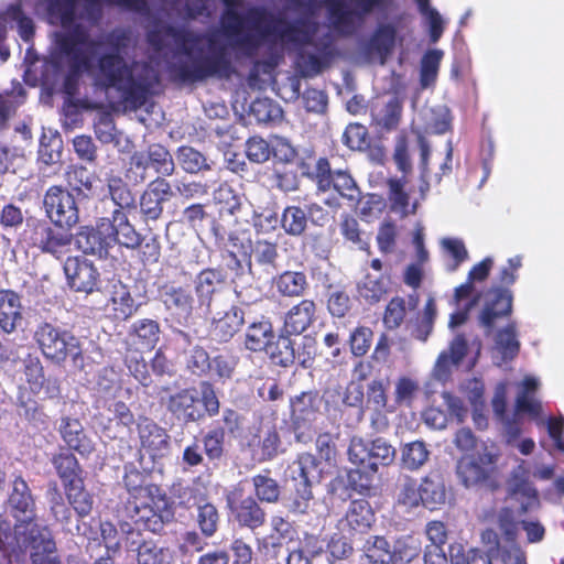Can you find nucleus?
<instances>
[{
    "label": "nucleus",
    "mask_w": 564,
    "mask_h": 564,
    "mask_svg": "<svg viewBox=\"0 0 564 564\" xmlns=\"http://www.w3.org/2000/svg\"><path fill=\"white\" fill-rule=\"evenodd\" d=\"M422 505L426 508L434 509L437 505H442L446 500V489L441 474L430 473L420 484Z\"/></svg>",
    "instance_id": "nucleus-44"
},
{
    "label": "nucleus",
    "mask_w": 564,
    "mask_h": 564,
    "mask_svg": "<svg viewBox=\"0 0 564 564\" xmlns=\"http://www.w3.org/2000/svg\"><path fill=\"white\" fill-rule=\"evenodd\" d=\"M317 313V303L303 299L285 312L281 329L291 335H302L316 322Z\"/></svg>",
    "instance_id": "nucleus-24"
},
{
    "label": "nucleus",
    "mask_w": 564,
    "mask_h": 564,
    "mask_svg": "<svg viewBox=\"0 0 564 564\" xmlns=\"http://www.w3.org/2000/svg\"><path fill=\"white\" fill-rule=\"evenodd\" d=\"M109 302L113 319L121 322L128 321L137 314L141 305L135 303L133 296L124 284L115 286Z\"/></svg>",
    "instance_id": "nucleus-40"
},
{
    "label": "nucleus",
    "mask_w": 564,
    "mask_h": 564,
    "mask_svg": "<svg viewBox=\"0 0 564 564\" xmlns=\"http://www.w3.org/2000/svg\"><path fill=\"white\" fill-rule=\"evenodd\" d=\"M339 55L334 37L326 33L297 50L295 65L303 77H315Z\"/></svg>",
    "instance_id": "nucleus-11"
},
{
    "label": "nucleus",
    "mask_w": 564,
    "mask_h": 564,
    "mask_svg": "<svg viewBox=\"0 0 564 564\" xmlns=\"http://www.w3.org/2000/svg\"><path fill=\"white\" fill-rule=\"evenodd\" d=\"M176 159L187 174H198L212 170V162L202 152L189 145L178 147Z\"/></svg>",
    "instance_id": "nucleus-47"
},
{
    "label": "nucleus",
    "mask_w": 564,
    "mask_h": 564,
    "mask_svg": "<svg viewBox=\"0 0 564 564\" xmlns=\"http://www.w3.org/2000/svg\"><path fill=\"white\" fill-rule=\"evenodd\" d=\"M253 486V497L259 502L275 503L280 499V486L278 481L271 477V470L265 468L262 473L251 477Z\"/></svg>",
    "instance_id": "nucleus-46"
},
{
    "label": "nucleus",
    "mask_w": 564,
    "mask_h": 564,
    "mask_svg": "<svg viewBox=\"0 0 564 564\" xmlns=\"http://www.w3.org/2000/svg\"><path fill=\"white\" fill-rule=\"evenodd\" d=\"M46 217L53 225L72 229L79 223V208L73 194L59 185L50 186L43 198Z\"/></svg>",
    "instance_id": "nucleus-13"
},
{
    "label": "nucleus",
    "mask_w": 564,
    "mask_h": 564,
    "mask_svg": "<svg viewBox=\"0 0 564 564\" xmlns=\"http://www.w3.org/2000/svg\"><path fill=\"white\" fill-rule=\"evenodd\" d=\"M220 424L216 425L215 430H223L224 435L230 437H239L246 430V417L239 411L232 408H224L221 411Z\"/></svg>",
    "instance_id": "nucleus-63"
},
{
    "label": "nucleus",
    "mask_w": 564,
    "mask_h": 564,
    "mask_svg": "<svg viewBox=\"0 0 564 564\" xmlns=\"http://www.w3.org/2000/svg\"><path fill=\"white\" fill-rule=\"evenodd\" d=\"M510 496L520 503V514H525L540 507L539 492L528 478L514 477V482L510 488Z\"/></svg>",
    "instance_id": "nucleus-41"
},
{
    "label": "nucleus",
    "mask_w": 564,
    "mask_h": 564,
    "mask_svg": "<svg viewBox=\"0 0 564 564\" xmlns=\"http://www.w3.org/2000/svg\"><path fill=\"white\" fill-rule=\"evenodd\" d=\"M394 0H351L348 13V22L345 24L343 35H352L357 29L365 22L367 15L373 11H386Z\"/></svg>",
    "instance_id": "nucleus-32"
},
{
    "label": "nucleus",
    "mask_w": 564,
    "mask_h": 564,
    "mask_svg": "<svg viewBox=\"0 0 564 564\" xmlns=\"http://www.w3.org/2000/svg\"><path fill=\"white\" fill-rule=\"evenodd\" d=\"M275 337L273 324L269 317L262 316L248 324L243 335V346L252 352L264 351Z\"/></svg>",
    "instance_id": "nucleus-35"
},
{
    "label": "nucleus",
    "mask_w": 564,
    "mask_h": 564,
    "mask_svg": "<svg viewBox=\"0 0 564 564\" xmlns=\"http://www.w3.org/2000/svg\"><path fill=\"white\" fill-rule=\"evenodd\" d=\"M76 247L85 254L107 258L113 247V240L108 235L107 225L101 224L97 228L83 226L76 234Z\"/></svg>",
    "instance_id": "nucleus-23"
},
{
    "label": "nucleus",
    "mask_w": 564,
    "mask_h": 564,
    "mask_svg": "<svg viewBox=\"0 0 564 564\" xmlns=\"http://www.w3.org/2000/svg\"><path fill=\"white\" fill-rule=\"evenodd\" d=\"M376 521L375 511L370 502L364 498L350 501L341 523L351 534L368 532Z\"/></svg>",
    "instance_id": "nucleus-31"
},
{
    "label": "nucleus",
    "mask_w": 564,
    "mask_h": 564,
    "mask_svg": "<svg viewBox=\"0 0 564 564\" xmlns=\"http://www.w3.org/2000/svg\"><path fill=\"white\" fill-rule=\"evenodd\" d=\"M129 182L120 176H110L107 178L108 192L111 200L122 212L131 210L137 207L135 196L129 187Z\"/></svg>",
    "instance_id": "nucleus-50"
},
{
    "label": "nucleus",
    "mask_w": 564,
    "mask_h": 564,
    "mask_svg": "<svg viewBox=\"0 0 564 564\" xmlns=\"http://www.w3.org/2000/svg\"><path fill=\"white\" fill-rule=\"evenodd\" d=\"M398 37L397 28L393 23H380L372 32L368 43L367 52L379 56L381 64L393 53Z\"/></svg>",
    "instance_id": "nucleus-34"
},
{
    "label": "nucleus",
    "mask_w": 564,
    "mask_h": 564,
    "mask_svg": "<svg viewBox=\"0 0 564 564\" xmlns=\"http://www.w3.org/2000/svg\"><path fill=\"white\" fill-rule=\"evenodd\" d=\"M496 345L499 349L503 361L516 358L520 350V343L517 339L516 322L508 323L497 333Z\"/></svg>",
    "instance_id": "nucleus-55"
},
{
    "label": "nucleus",
    "mask_w": 564,
    "mask_h": 564,
    "mask_svg": "<svg viewBox=\"0 0 564 564\" xmlns=\"http://www.w3.org/2000/svg\"><path fill=\"white\" fill-rule=\"evenodd\" d=\"M219 512L215 505L206 502L198 506L196 522L204 538L208 539L215 535L219 527Z\"/></svg>",
    "instance_id": "nucleus-62"
},
{
    "label": "nucleus",
    "mask_w": 564,
    "mask_h": 564,
    "mask_svg": "<svg viewBox=\"0 0 564 564\" xmlns=\"http://www.w3.org/2000/svg\"><path fill=\"white\" fill-rule=\"evenodd\" d=\"M138 348L126 346L123 362L128 368L130 375L143 387H149L152 382L151 375L148 369V364L143 357V352Z\"/></svg>",
    "instance_id": "nucleus-53"
},
{
    "label": "nucleus",
    "mask_w": 564,
    "mask_h": 564,
    "mask_svg": "<svg viewBox=\"0 0 564 564\" xmlns=\"http://www.w3.org/2000/svg\"><path fill=\"white\" fill-rule=\"evenodd\" d=\"M109 411L112 417H109L106 423L101 424V431L106 437L112 441H123L132 433V426L137 421L130 406L121 401H115Z\"/></svg>",
    "instance_id": "nucleus-25"
},
{
    "label": "nucleus",
    "mask_w": 564,
    "mask_h": 564,
    "mask_svg": "<svg viewBox=\"0 0 564 564\" xmlns=\"http://www.w3.org/2000/svg\"><path fill=\"white\" fill-rule=\"evenodd\" d=\"M292 336L293 335L283 332V329H280L276 339L270 341L264 351L269 355L273 364L284 368L295 364V343Z\"/></svg>",
    "instance_id": "nucleus-38"
},
{
    "label": "nucleus",
    "mask_w": 564,
    "mask_h": 564,
    "mask_svg": "<svg viewBox=\"0 0 564 564\" xmlns=\"http://www.w3.org/2000/svg\"><path fill=\"white\" fill-rule=\"evenodd\" d=\"M184 369L191 376L205 378L212 373L209 352L200 345L192 347L184 356Z\"/></svg>",
    "instance_id": "nucleus-49"
},
{
    "label": "nucleus",
    "mask_w": 564,
    "mask_h": 564,
    "mask_svg": "<svg viewBox=\"0 0 564 564\" xmlns=\"http://www.w3.org/2000/svg\"><path fill=\"white\" fill-rule=\"evenodd\" d=\"M513 295L509 289L490 288L487 292L485 305L478 316L480 326L490 334L496 323L512 314Z\"/></svg>",
    "instance_id": "nucleus-17"
},
{
    "label": "nucleus",
    "mask_w": 564,
    "mask_h": 564,
    "mask_svg": "<svg viewBox=\"0 0 564 564\" xmlns=\"http://www.w3.org/2000/svg\"><path fill=\"white\" fill-rule=\"evenodd\" d=\"M139 452L152 459L161 458L170 447L167 431L153 419L140 415L137 421Z\"/></svg>",
    "instance_id": "nucleus-16"
},
{
    "label": "nucleus",
    "mask_w": 564,
    "mask_h": 564,
    "mask_svg": "<svg viewBox=\"0 0 564 564\" xmlns=\"http://www.w3.org/2000/svg\"><path fill=\"white\" fill-rule=\"evenodd\" d=\"M315 459L307 455L301 457L297 462V476H293L294 481V506L296 509L304 511L308 507L310 500L313 498L312 484L308 476L307 467L314 466Z\"/></svg>",
    "instance_id": "nucleus-36"
},
{
    "label": "nucleus",
    "mask_w": 564,
    "mask_h": 564,
    "mask_svg": "<svg viewBox=\"0 0 564 564\" xmlns=\"http://www.w3.org/2000/svg\"><path fill=\"white\" fill-rule=\"evenodd\" d=\"M226 10L221 14L220 25L224 35H226L234 47V41L245 33H242L243 28V17L237 12V8L241 6V0H220Z\"/></svg>",
    "instance_id": "nucleus-42"
},
{
    "label": "nucleus",
    "mask_w": 564,
    "mask_h": 564,
    "mask_svg": "<svg viewBox=\"0 0 564 564\" xmlns=\"http://www.w3.org/2000/svg\"><path fill=\"white\" fill-rule=\"evenodd\" d=\"M17 408L19 415L31 425L39 427L46 424L47 415L43 405L31 394L20 392L17 397Z\"/></svg>",
    "instance_id": "nucleus-54"
},
{
    "label": "nucleus",
    "mask_w": 564,
    "mask_h": 564,
    "mask_svg": "<svg viewBox=\"0 0 564 564\" xmlns=\"http://www.w3.org/2000/svg\"><path fill=\"white\" fill-rule=\"evenodd\" d=\"M230 520L241 529L256 531L267 521V512L240 481L225 495Z\"/></svg>",
    "instance_id": "nucleus-10"
},
{
    "label": "nucleus",
    "mask_w": 564,
    "mask_h": 564,
    "mask_svg": "<svg viewBox=\"0 0 564 564\" xmlns=\"http://www.w3.org/2000/svg\"><path fill=\"white\" fill-rule=\"evenodd\" d=\"M500 454L489 451L463 455L456 464V474L466 488H482L494 492L500 488L498 462Z\"/></svg>",
    "instance_id": "nucleus-8"
},
{
    "label": "nucleus",
    "mask_w": 564,
    "mask_h": 564,
    "mask_svg": "<svg viewBox=\"0 0 564 564\" xmlns=\"http://www.w3.org/2000/svg\"><path fill=\"white\" fill-rule=\"evenodd\" d=\"M145 159L155 173L161 177L171 176L175 172V163L169 149L161 143L149 144Z\"/></svg>",
    "instance_id": "nucleus-43"
},
{
    "label": "nucleus",
    "mask_w": 564,
    "mask_h": 564,
    "mask_svg": "<svg viewBox=\"0 0 564 564\" xmlns=\"http://www.w3.org/2000/svg\"><path fill=\"white\" fill-rule=\"evenodd\" d=\"M307 225L305 210L299 206H288L281 217V226L288 235L301 236Z\"/></svg>",
    "instance_id": "nucleus-64"
},
{
    "label": "nucleus",
    "mask_w": 564,
    "mask_h": 564,
    "mask_svg": "<svg viewBox=\"0 0 564 564\" xmlns=\"http://www.w3.org/2000/svg\"><path fill=\"white\" fill-rule=\"evenodd\" d=\"M33 339L45 360L62 366L69 361L78 370L85 368V351L79 337L50 322L36 325Z\"/></svg>",
    "instance_id": "nucleus-7"
},
{
    "label": "nucleus",
    "mask_w": 564,
    "mask_h": 564,
    "mask_svg": "<svg viewBox=\"0 0 564 564\" xmlns=\"http://www.w3.org/2000/svg\"><path fill=\"white\" fill-rule=\"evenodd\" d=\"M159 297L166 310L188 317L192 315L195 299L191 285L165 282L159 288Z\"/></svg>",
    "instance_id": "nucleus-26"
},
{
    "label": "nucleus",
    "mask_w": 564,
    "mask_h": 564,
    "mask_svg": "<svg viewBox=\"0 0 564 564\" xmlns=\"http://www.w3.org/2000/svg\"><path fill=\"white\" fill-rule=\"evenodd\" d=\"M430 451L423 441H414L404 444L401 449L403 466L409 470H417L429 459Z\"/></svg>",
    "instance_id": "nucleus-58"
},
{
    "label": "nucleus",
    "mask_w": 564,
    "mask_h": 564,
    "mask_svg": "<svg viewBox=\"0 0 564 564\" xmlns=\"http://www.w3.org/2000/svg\"><path fill=\"white\" fill-rule=\"evenodd\" d=\"M248 21L250 30L242 36L234 41V48L240 51L246 56H253L259 48L270 42L273 36L283 43H290L299 50L312 42L313 33L303 21H286L276 18L264 8L254 7L248 11Z\"/></svg>",
    "instance_id": "nucleus-5"
},
{
    "label": "nucleus",
    "mask_w": 564,
    "mask_h": 564,
    "mask_svg": "<svg viewBox=\"0 0 564 564\" xmlns=\"http://www.w3.org/2000/svg\"><path fill=\"white\" fill-rule=\"evenodd\" d=\"M174 196L170 182L156 176L140 195V213L145 220H158L164 210V203Z\"/></svg>",
    "instance_id": "nucleus-18"
},
{
    "label": "nucleus",
    "mask_w": 564,
    "mask_h": 564,
    "mask_svg": "<svg viewBox=\"0 0 564 564\" xmlns=\"http://www.w3.org/2000/svg\"><path fill=\"white\" fill-rule=\"evenodd\" d=\"M122 512L135 525L154 534H162L167 523L174 519V509L166 494L156 484L127 494Z\"/></svg>",
    "instance_id": "nucleus-6"
},
{
    "label": "nucleus",
    "mask_w": 564,
    "mask_h": 564,
    "mask_svg": "<svg viewBox=\"0 0 564 564\" xmlns=\"http://www.w3.org/2000/svg\"><path fill=\"white\" fill-rule=\"evenodd\" d=\"M361 445L365 449V459L376 462L379 466L388 467L395 459V448L383 437H377L370 443L361 438Z\"/></svg>",
    "instance_id": "nucleus-52"
},
{
    "label": "nucleus",
    "mask_w": 564,
    "mask_h": 564,
    "mask_svg": "<svg viewBox=\"0 0 564 564\" xmlns=\"http://www.w3.org/2000/svg\"><path fill=\"white\" fill-rule=\"evenodd\" d=\"M365 449L361 445V437H352L349 442L347 456L354 465L346 473L347 487L361 496H372L375 480L378 475V464L365 459Z\"/></svg>",
    "instance_id": "nucleus-12"
},
{
    "label": "nucleus",
    "mask_w": 564,
    "mask_h": 564,
    "mask_svg": "<svg viewBox=\"0 0 564 564\" xmlns=\"http://www.w3.org/2000/svg\"><path fill=\"white\" fill-rule=\"evenodd\" d=\"M0 551L9 563L24 560L29 553L31 564H63L51 527L37 514L14 522H0Z\"/></svg>",
    "instance_id": "nucleus-3"
},
{
    "label": "nucleus",
    "mask_w": 564,
    "mask_h": 564,
    "mask_svg": "<svg viewBox=\"0 0 564 564\" xmlns=\"http://www.w3.org/2000/svg\"><path fill=\"white\" fill-rule=\"evenodd\" d=\"M421 553V543L417 539L406 535L398 539L392 549L391 564H410Z\"/></svg>",
    "instance_id": "nucleus-57"
},
{
    "label": "nucleus",
    "mask_w": 564,
    "mask_h": 564,
    "mask_svg": "<svg viewBox=\"0 0 564 564\" xmlns=\"http://www.w3.org/2000/svg\"><path fill=\"white\" fill-rule=\"evenodd\" d=\"M106 42L112 52L104 53L98 57L97 66L100 84L106 88L117 89L123 100L130 102L131 106H143L158 82L156 75L148 64H144L141 73L135 75L132 67L121 55L131 42L128 30H112L107 34Z\"/></svg>",
    "instance_id": "nucleus-2"
},
{
    "label": "nucleus",
    "mask_w": 564,
    "mask_h": 564,
    "mask_svg": "<svg viewBox=\"0 0 564 564\" xmlns=\"http://www.w3.org/2000/svg\"><path fill=\"white\" fill-rule=\"evenodd\" d=\"M107 230L108 235L113 240V246L118 243L133 250L139 248L143 241V237L129 221L127 214L120 209L112 212L111 220L107 225Z\"/></svg>",
    "instance_id": "nucleus-28"
},
{
    "label": "nucleus",
    "mask_w": 564,
    "mask_h": 564,
    "mask_svg": "<svg viewBox=\"0 0 564 564\" xmlns=\"http://www.w3.org/2000/svg\"><path fill=\"white\" fill-rule=\"evenodd\" d=\"M43 1L50 22L58 23L64 30L56 33L55 44L68 63V74L65 79V86L68 89L73 78L91 69V58L83 51V46L89 43V31L76 20L97 24L100 20L98 0Z\"/></svg>",
    "instance_id": "nucleus-1"
},
{
    "label": "nucleus",
    "mask_w": 564,
    "mask_h": 564,
    "mask_svg": "<svg viewBox=\"0 0 564 564\" xmlns=\"http://www.w3.org/2000/svg\"><path fill=\"white\" fill-rule=\"evenodd\" d=\"M274 283L278 293L284 297H301L308 288L306 274L301 271H284Z\"/></svg>",
    "instance_id": "nucleus-45"
},
{
    "label": "nucleus",
    "mask_w": 564,
    "mask_h": 564,
    "mask_svg": "<svg viewBox=\"0 0 564 564\" xmlns=\"http://www.w3.org/2000/svg\"><path fill=\"white\" fill-rule=\"evenodd\" d=\"M51 463L59 478L63 488L85 479V471L74 453L62 448L53 454Z\"/></svg>",
    "instance_id": "nucleus-33"
},
{
    "label": "nucleus",
    "mask_w": 564,
    "mask_h": 564,
    "mask_svg": "<svg viewBox=\"0 0 564 564\" xmlns=\"http://www.w3.org/2000/svg\"><path fill=\"white\" fill-rule=\"evenodd\" d=\"M63 150V140L57 132H43L40 138L39 160L46 165L59 161Z\"/></svg>",
    "instance_id": "nucleus-56"
},
{
    "label": "nucleus",
    "mask_w": 564,
    "mask_h": 564,
    "mask_svg": "<svg viewBox=\"0 0 564 564\" xmlns=\"http://www.w3.org/2000/svg\"><path fill=\"white\" fill-rule=\"evenodd\" d=\"M443 56V51L438 48L427 50L422 56L420 82L423 87H427L436 80Z\"/></svg>",
    "instance_id": "nucleus-61"
},
{
    "label": "nucleus",
    "mask_w": 564,
    "mask_h": 564,
    "mask_svg": "<svg viewBox=\"0 0 564 564\" xmlns=\"http://www.w3.org/2000/svg\"><path fill=\"white\" fill-rule=\"evenodd\" d=\"M166 410L184 424L205 420L199 406V397L195 388H183L171 394L165 403Z\"/></svg>",
    "instance_id": "nucleus-20"
},
{
    "label": "nucleus",
    "mask_w": 564,
    "mask_h": 564,
    "mask_svg": "<svg viewBox=\"0 0 564 564\" xmlns=\"http://www.w3.org/2000/svg\"><path fill=\"white\" fill-rule=\"evenodd\" d=\"M67 185L75 192L87 195L91 193L95 176L85 166L72 165L65 173Z\"/></svg>",
    "instance_id": "nucleus-60"
},
{
    "label": "nucleus",
    "mask_w": 564,
    "mask_h": 564,
    "mask_svg": "<svg viewBox=\"0 0 564 564\" xmlns=\"http://www.w3.org/2000/svg\"><path fill=\"white\" fill-rule=\"evenodd\" d=\"M7 503L14 522L36 516L35 497L28 481L21 475H17L12 479Z\"/></svg>",
    "instance_id": "nucleus-21"
},
{
    "label": "nucleus",
    "mask_w": 564,
    "mask_h": 564,
    "mask_svg": "<svg viewBox=\"0 0 564 564\" xmlns=\"http://www.w3.org/2000/svg\"><path fill=\"white\" fill-rule=\"evenodd\" d=\"M389 276L384 274L373 275L367 273L357 284V291L361 299L369 304L378 303L388 292Z\"/></svg>",
    "instance_id": "nucleus-48"
},
{
    "label": "nucleus",
    "mask_w": 564,
    "mask_h": 564,
    "mask_svg": "<svg viewBox=\"0 0 564 564\" xmlns=\"http://www.w3.org/2000/svg\"><path fill=\"white\" fill-rule=\"evenodd\" d=\"M121 530L127 550L137 552L138 564H169L172 552L164 542L144 538L139 528L130 524H127V529L121 527Z\"/></svg>",
    "instance_id": "nucleus-14"
},
{
    "label": "nucleus",
    "mask_w": 564,
    "mask_h": 564,
    "mask_svg": "<svg viewBox=\"0 0 564 564\" xmlns=\"http://www.w3.org/2000/svg\"><path fill=\"white\" fill-rule=\"evenodd\" d=\"M26 237L31 248L62 261L70 251L74 236L70 229L61 228L46 219H33L26 224Z\"/></svg>",
    "instance_id": "nucleus-9"
},
{
    "label": "nucleus",
    "mask_w": 564,
    "mask_h": 564,
    "mask_svg": "<svg viewBox=\"0 0 564 564\" xmlns=\"http://www.w3.org/2000/svg\"><path fill=\"white\" fill-rule=\"evenodd\" d=\"M246 324L245 312L238 305H231L213 316L208 326V336L217 344L229 343Z\"/></svg>",
    "instance_id": "nucleus-19"
},
{
    "label": "nucleus",
    "mask_w": 564,
    "mask_h": 564,
    "mask_svg": "<svg viewBox=\"0 0 564 564\" xmlns=\"http://www.w3.org/2000/svg\"><path fill=\"white\" fill-rule=\"evenodd\" d=\"M58 433L66 445L65 449L74 451L82 457H89L96 449L94 441L77 417L62 416Z\"/></svg>",
    "instance_id": "nucleus-22"
},
{
    "label": "nucleus",
    "mask_w": 564,
    "mask_h": 564,
    "mask_svg": "<svg viewBox=\"0 0 564 564\" xmlns=\"http://www.w3.org/2000/svg\"><path fill=\"white\" fill-rule=\"evenodd\" d=\"M23 305L21 295L10 289L0 290V330L12 334L22 324Z\"/></svg>",
    "instance_id": "nucleus-29"
},
{
    "label": "nucleus",
    "mask_w": 564,
    "mask_h": 564,
    "mask_svg": "<svg viewBox=\"0 0 564 564\" xmlns=\"http://www.w3.org/2000/svg\"><path fill=\"white\" fill-rule=\"evenodd\" d=\"M165 33L173 37L182 52L191 57L196 46L206 42L209 54L195 58L191 64L180 63L174 67L175 75L186 83L202 82L218 76L228 77L232 72L228 48L220 41L219 32L194 33L185 28L167 26Z\"/></svg>",
    "instance_id": "nucleus-4"
},
{
    "label": "nucleus",
    "mask_w": 564,
    "mask_h": 564,
    "mask_svg": "<svg viewBox=\"0 0 564 564\" xmlns=\"http://www.w3.org/2000/svg\"><path fill=\"white\" fill-rule=\"evenodd\" d=\"M150 165L143 151H134L126 165L124 178L132 185L143 184L148 178Z\"/></svg>",
    "instance_id": "nucleus-59"
},
{
    "label": "nucleus",
    "mask_w": 564,
    "mask_h": 564,
    "mask_svg": "<svg viewBox=\"0 0 564 564\" xmlns=\"http://www.w3.org/2000/svg\"><path fill=\"white\" fill-rule=\"evenodd\" d=\"M319 395L317 391H304L290 401L291 414L295 421H311L318 411Z\"/></svg>",
    "instance_id": "nucleus-51"
},
{
    "label": "nucleus",
    "mask_w": 564,
    "mask_h": 564,
    "mask_svg": "<svg viewBox=\"0 0 564 564\" xmlns=\"http://www.w3.org/2000/svg\"><path fill=\"white\" fill-rule=\"evenodd\" d=\"M63 271L68 286L78 293L93 294L99 291L100 272L95 263L83 256L66 257Z\"/></svg>",
    "instance_id": "nucleus-15"
},
{
    "label": "nucleus",
    "mask_w": 564,
    "mask_h": 564,
    "mask_svg": "<svg viewBox=\"0 0 564 564\" xmlns=\"http://www.w3.org/2000/svg\"><path fill=\"white\" fill-rule=\"evenodd\" d=\"M227 275L223 270L207 268L202 270L194 280V289L200 305L210 304L218 285L224 284Z\"/></svg>",
    "instance_id": "nucleus-37"
},
{
    "label": "nucleus",
    "mask_w": 564,
    "mask_h": 564,
    "mask_svg": "<svg viewBox=\"0 0 564 564\" xmlns=\"http://www.w3.org/2000/svg\"><path fill=\"white\" fill-rule=\"evenodd\" d=\"M98 111L94 119V132L101 143H113L120 145L122 133L115 123V116L126 113L128 110L137 111L139 108H97Z\"/></svg>",
    "instance_id": "nucleus-30"
},
{
    "label": "nucleus",
    "mask_w": 564,
    "mask_h": 564,
    "mask_svg": "<svg viewBox=\"0 0 564 564\" xmlns=\"http://www.w3.org/2000/svg\"><path fill=\"white\" fill-rule=\"evenodd\" d=\"M161 327L158 321L140 318L133 322L129 328L126 346L151 351L160 340Z\"/></svg>",
    "instance_id": "nucleus-27"
},
{
    "label": "nucleus",
    "mask_w": 564,
    "mask_h": 564,
    "mask_svg": "<svg viewBox=\"0 0 564 564\" xmlns=\"http://www.w3.org/2000/svg\"><path fill=\"white\" fill-rule=\"evenodd\" d=\"M64 492L69 505L78 519L88 517L94 508V496L86 489L85 479L64 488Z\"/></svg>",
    "instance_id": "nucleus-39"
}]
</instances>
